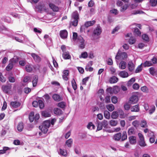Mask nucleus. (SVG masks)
Instances as JSON below:
<instances>
[{
    "mask_svg": "<svg viewBox=\"0 0 157 157\" xmlns=\"http://www.w3.org/2000/svg\"><path fill=\"white\" fill-rule=\"evenodd\" d=\"M49 7L54 12H57L59 10V8L58 6H56L55 4L52 3H50L49 4Z\"/></svg>",
    "mask_w": 157,
    "mask_h": 157,
    "instance_id": "nucleus-14",
    "label": "nucleus"
},
{
    "mask_svg": "<svg viewBox=\"0 0 157 157\" xmlns=\"http://www.w3.org/2000/svg\"><path fill=\"white\" fill-rule=\"evenodd\" d=\"M141 90L145 93H148V89L147 86H143L141 88Z\"/></svg>",
    "mask_w": 157,
    "mask_h": 157,
    "instance_id": "nucleus-57",
    "label": "nucleus"
},
{
    "mask_svg": "<svg viewBox=\"0 0 157 157\" xmlns=\"http://www.w3.org/2000/svg\"><path fill=\"white\" fill-rule=\"evenodd\" d=\"M2 20L3 21L5 22H6L8 23H11L12 22V21L11 19V18L9 17H7V16L3 17L2 18Z\"/></svg>",
    "mask_w": 157,
    "mask_h": 157,
    "instance_id": "nucleus-29",
    "label": "nucleus"
},
{
    "mask_svg": "<svg viewBox=\"0 0 157 157\" xmlns=\"http://www.w3.org/2000/svg\"><path fill=\"white\" fill-rule=\"evenodd\" d=\"M69 71L67 70L64 71L62 76L63 79L66 81H67L68 78L67 76L69 75Z\"/></svg>",
    "mask_w": 157,
    "mask_h": 157,
    "instance_id": "nucleus-17",
    "label": "nucleus"
},
{
    "mask_svg": "<svg viewBox=\"0 0 157 157\" xmlns=\"http://www.w3.org/2000/svg\"><path fill=\"white\" fill-rule=\"evenodd\" d=\"M138 97L136 95H132L130 98L129 103L131 104L136 103L138 101Z\"/></svg>",
    "mask_w": 157,
    "mask_h": 157,
    "instance_id": "nucleus-6",
    "label": "nucleus"
},
{
    "mask_svg": "<svg viewBox=\"0 0 157 157\" xmlns=\"http://www.w3.org/2000/svg\"><path fill=\"white\" fill-rule=\"evenodd\" d=\"M38 77L37 75H35L33 76V86L35 87L36 86L38 82Z\"/></svg>",
    "mask_w": 157,
    "mask_h": 157,
    "instance_id": "nucleus-21",
    "label": "nucleus"
},
{
    "mask_svg": "<svg viewBox=\"0 0 157 157\" xmlns=\"http://www.w3.org/2000/svg\"><path fill=\"white\" fill-rule=\"evenodd\" d=\"M18 61V58L17 56H15L13 58L10 59L9 62L13 64V65L17 63Z\"/></svg>",
    "mask_w": 157,
    "mask_h": 157,
    "instance_id": "nucleus-20",
    "label": "nucleus"
},
{
    "mask_svg": "<svg viewBox=\"0 0 157 157\" xmlns=\"http://www.w3.org/2000/svg\"><path fill=\"white\" fill-rule=\"evenodd\" d=\"M53 99L55 101H59L62 100V98L58 94H54L52 96Z\"/></svg>",
    "mask_w": 157,
    "mask_h": 157,
    "instance_id": "nucleus-22",
    "label": "nucleus"
},
{
    "mask_svg": "<svg viewBox=\"0 0 157 157\" xmlns=\"http://www.w3.org/2000/svg\"><path fill=\"white\" fill-rule=\"evenodd\" d=\"M128 5L127 4H125L122 6L120 10L121 12H124L126 10L128 7Z\"/></svg>",
    "mask_w": 157,
    "mask_h": 157,
    "instance_id": "nucleus-49",
    "label": "nucleus"
},
{
    "mask_svg": "<svg viewBox=\"0 0 157 157\" xmlns=\"http://www.w3.org/2000/svg\"><path fill=\"white\" fill-rule=\"evenodd\" d=\"M36 8L38 9L39 11L40 12L42 11L48 12V8L44 4H39L36 6Z\"/></svg>",
    "mask_w": 157,
    "mask_h": 157,
    "instance_id": "nucleus-5",
    "label": "nucleus"
},
{
    "mask_svg": "<svg viewBox=\"0 0 157 157\" xmlns=\"http://www.w3.org/2000/svg\"><path fill=\"white\" fill-rule=\"evenodd\" d=\"M131 111L132 112H138L139 111L140 109L139 105H135L131 108Z\"/></svg>",
    "mask_w": 157,
    "mask_h": 157,
    "instance_id": "nucleus-35",
    "label": "nucleus"
},
{
    "mask_svg": "<svg viewBox=\"0 0 157 157\" xmlns=\"http://www.w3.org/2000/svg\"><path fill=\"white\" fill-rule=\"evenodd\" d=\"M136 79L135 78H132L130 80H129L127 84L128 86H129L135 81Z\"/></svg>",
    "mask_w": 157,
    "mask_h": 157,
    "instance_id": "nucleus-40",
    "label": "nucleus"
},
{
    "mask_svg": "<svg viewBox=\"0 0 157 157\" xmlns=\"http://www.w3.org/2000/svg\"><path fill=\"white\" fill-rule=\"evenodd\" d=\"M50 121H45L43 123L41 126H39V129L43 133H46L48 131V128L50 125Z\"/></svg>",
    "mask_w": 157,
    "mask_h": 157,
    "instance_id": "nucleus-3",
    "label": "nucleus"
},
{
    "mask_svg": "<svg viewBox=\"0 0 157 157\" xmlns=\"http://www.w3.org/2000/svg\"><path fill=\"white\" fill-rule=\"evenodd\" d=\"M122 140L124 141L126 140L127 138V133L126 131H124L122 133V135L121 136Z\"/></svg>",
    "mask_w": 157,
    "mask_h": 157,
    "instance_id": "nucleus-53",
    "label": "nucleus"
},
{
    "mask_svg": "<svg viewBox=\"0 0 157 157\" xmlns=\"http://www.w3.org/2000/svg\"><path fill=\"white\" fill-rule=\"evenodd\" d=\"M104 100L106 103H108L110 102V96H107L105 98Z\"/></svg>",
    "mask_w": 157,
    "mask_h": 157,
    "instance_id": "nucleus-63",
    "label": "nucleus"
},
{
    "mask_svg": "<svg viewBox=\"0 0 157 157\" xmlns=\"http://www.w3.org/2000/svg\"><path fill=\"white\" fill-rule=\"evenodd\" d=\"M71 84L73 89L75 90L77 89V86L75 80L74 79H73L71 81Z\"/></svg>",
    "mask_w": 157,
    "mask_h": 157,
    "instance_id": "nucleus-50",
    "label": "nucleus"
},
{
    "mask_svg": "<svg viewBox=\"0 0 157 157\" xmlns=\"http://www.w3.org/2000/svg\"><path fill=\"white\" fill-rule=\"evenodd\" d=\"M134 34L137 36H140L141 35L140 31L137 28H135L134 30Z\"/></svg>",
    "mask_w": 157,
    "mask_h": 157,
    "instance_id": "nucleus-34",
    "label": "nucleus"
},
{
    "mask_svg": "<svg viewBox=\"0 0 157 157\" xmlns=\"http://www.w3.org/2000/svg\"><path fill=\"white\" fill-rule=\"evenodd\" d=\"M38 104L40 109H42L44 107V104L43 101L40 100L38 101Z\"/></svg>",
    "mask_w": 157,
    "mask_h": 157,
    "instance_id": "nucleus-61",
    "label": "nucleus"
},
{
    "mask_svg": "<svg viewBox=\"0 0 157 157\" xmlns=\"http://www.w3.org/2000/svg\"><path fill=\"white\" fill-rule=\"evenodd\" d=\"M118 79L116 77L113 76L111 77L109 80V82L111 83H116L118 81Z\"/></svg>",
    "mask_w": 157,
    "mask_h": 157,
    "instance_id": "nucleus-23",
    "label": "nucleus"
},
{
    "mask_svg": "<svg viewBox=\"0 0 157 157\" xmlns=\"http://www.w3.org/2000/svg\"><path fill=\"white\" fill-rule=\"evenodd\" d=\"M13 65L9 62V64L7 65L6 68V71H8L11 70L13 68Z\"/></svg>",
    "mask_w": 157,
    "mask_h": 157,
    "instance_id": "nucleus-39",
    "label": "nucleus"
},
{
    "mask_svg": "<svg viewBox=\"0 0 157 157\" xmlns=\"http://www.w3.org/2000/svg\"><path fill=\"white\" fill-rule=\"evenodd\" d=\"M95 23V20L87 21L85 23L84 25L87 28L90 26H92Z\"/></svg>",
    "mask_w": 157,
    "mask_h": 157,
    "instance_id": "nucleus-19",
    "label": "nucleus"
},
{
    "mask_svg": "<svg viewBox=\"0 0 157 157\" xmlns=\"http://www.w3.org/2000/svg\"><path fill=\"white\" fill-rule=\"evenodd\" d=\"M128 133L129 135H134L135 133V128L133 127H130L128 130Z\"/></svg>",
    "mask_w": 157,
    "mask_h": 157,
    "instance_id": "nucleus-24",
    "label": "nucleus"
},
{
    "mask_svg": "<svg viewBox=\"0 0 157 157\" xmlns=\"http://www.w3.org/2000/svg\"><path fill=\"white\" fill-rule=\"evenodd\" d=\"M2 90L3 92L5 93H8L11 88V85H3L2 86Z\"/></svg>",
    "mask_w": 157,
    "mask_h": 157,
    "instance_id": "nucleus-10",
    "label": "nucleus"
},
{
    "mask_svg": "<svg viewBox=\"0 0 157 157\" xmlns=\"http://www.w3.org/2000/svg\"><path fill=\"white\" fill-rule=\"evenodd\" d=\"M129 141L131 144H134L136 142V137L135 136H131L129 137Z\"/></svg>",
    "mask_w": 157,
    "mask_h": 157,
    "instance_id": "nucleus-16",
    "label": "nucleus"
},
{
    "mask_svg": "<svg viewBox=\"0 0 157 157\" xmlns=\"http://www.w3.org/2000/svg\"><path fill=\"white\" fill-rule=\"evenodd\" d=\"M29 119L30 121L32 122L33 121L34 119V113L33 112H31L29 115Z\"/></svg>",
    "mask_w": 157,
    "mask_h": 157,
    "instance_id": "nucleus-43",
    "label": "nucleus"
},
{
    "mask_svg": "<svg viewBox=\"0 0 157 157\" xmlns=\"http://www.w3.org/2000/svg\"><path fill=\"white\" fill-rule=\"evenodd\" d=\"M101 33V29L99 26H97L94 30L93 34L95 36L99 35Z\"/></svg>",
    "mask_w": 157,
    "mask_h": 157,
    "instance_id": "nucleus-7",
    "label": "nucleus"
},
{
    "mask_svg": "<svg viewBox=\"0 0 157 157\" xmlns=\"http://www.w3.org/2000/svg\"><path fill=\"white\" fill-rule=\"evenodd\" d=\"M150 3L152 6H155L157 4V0H150Z\"/></svg>",
    "mask_w": 157,
    "mask_h": 157,
    "instance_id": "nucleus-58",
    "label": "nucleus"
},
{
    "mask_svg": "<svg viewBox=\"0 0 157 157\" xmlns=\"http://www.w3.org/2000/svg\"><path fill=\"white\" fill-rule=\"evenodd\" d=\"M66 105V103L64 102H61L59 103L57 106L62 109L64 108Z\"/></svg>",
    "mask_w": 157,
    "mask_h": 157,
    "instance_id": "nucleus-51",
    "label": "nucleus"
},
{
    "mask_svg": "<svg viewBox=\"0 0 157 157\" xmlns=\"http://www.w3.org/2000/svg\"><path fill=\"white\" fill-rule=\"evenodd\" d=\"M87 128L90 129H94L95 128V126L92 123L90 122L87 125Z\"/></svg>",
    "mask_w": 157,
    "mask_h": 157,
    "instance_id": "nucleus-55",
    "label": "nucleus"
},
{
    "mask_svg": "<svg viewBox=\"0 0 157 157\" xmlns=\"http://www.w3.org/2000/svg\"><path fill=\"white\" fill-rule=\"evenodd\" d=\"M135 66L132 61H129L128 64V70L130 72L133 71L135 68Z\"/></svg>",
    "mask_w": 157,
    "mask_h": 157,
    "instance_id": "nucleus-8",
    "label": "nucleus"
},
{
    "mask_svg": "<svg viewBox=\"0 0 157 157\" xmlns=\"http://www.w3.org/2000/svg\"><path fill=\"white\" fill-rule=\"evenodd\" d=\"M44 38L45 39L46 42L49 44H52V40L48 35H45L44 36Z\"/></svg>",
    "mask_w": 157,
    "mask_h": 157,
    "instance_id": "nucleus-28",
    "label": "nucleus"
},
{
    "mask_svg": "<svg viewBox=\"0 0 157 157\" xmlns=\"http://www.w3.org/2000/svg\"><path fill=\"white\" fill-rule=\"evenodd\" d=\"M72 39L73 41L77 43V44L80 48L83 49L85 48V44L84 43V40L82 36H78L76 33H73Z\"/></svg>",
    "mask_w": 157,
    "mask_h": 157,
    "instance_id": "nucleus-1",
    "label": "nucleus"
},
{
    "mask_svg": "<svg viewBox=\"0 0 157 157\" xmlns=\"http://www.w3.org/2000/svg\"><path fill=\"white\" fill-rule=\"evenodd\" d=\"M78 14L77 11H75L72 14L71 21L70 23V26H76L78 25Z\"/></svg>",
    "mask_w": 157,
    "mask_h": 157,
    "instance_id": "nucleus-2",
    "label": "nucleus"
},
{
    "mask_svg": "<svg viewBox=\"0 0 157 157\" xmlns=\"http://www.w3.org/2000/svg\"><path fill=\"white\" fill-rule=\"evenodd\" d=\"M126 66V63L124 61H121L119 64V67L121 69H125Z\"/></svg>",
    "mask_w": 157,
    "mask_h": 157,
    "instance_id": "nucleus-30",
    "label": "nucleus"
},
{
    "mask_svg": "<svg viewBox=\"0 0 157 157\" xmlns=\"http://www.w3.org/2000/svg\"><path fill=\"white\" fill-rule=\"evenodd\" d=\"M54 113L57 115H60L62 113V110L59 108H55L54 109Z\"/></svg>",
    "mask_w": 157,
    "mask_h": 157,
    "instance_id": "nucleus-32",
    "label": "nucleus"
},
{
    "mask_svg": "<svg viewBox=\"0 0 157 157\" xmlns=\"http://www.w3.org/2000/svg\"><path fill=\"white\" fill-rule=\"evenodd\" d=\"M119 75L122 78H126L128 77V74L125 71H121L119 73Z\"/></svg>",
    "mask_w": 157,
    "mask_h": 157,
    "instance_id": "nucleus-13",
    "label": "nucleus"
},
{
    "mask_svg": "<svg viewBox=\"0 0 157 157\" xmlns=\"http://www.w3.org/2000/svg\"><path fill=\"white\" fill-rule=\"evenodd\" d=\"M110 125L111 126H115L118 124V121L117 120H111L109 122Z\"/></svg>",
    "mask_w": 157,
    "mask_h": 157,
    "instance_id": "nucleus-36",
    "label": "nucleus"
},
{
    "mask_svg": "<svg viewBox=\"0 0 157 157\" xmlns=\"http://www.w3.org/2000/svg\"><path fill=\"white\" fill-rule=\"evenodd\" d=\"M23 128V124L22 122L19 123L17 127V130L20 132L22 131Z\"/></svg>",
    "mask_w": 157,
    "mask_h": 157,
    "instance_id": "nucleus-42",
    "label": "nucleus"
},
{
    "mask_svg": "<svg viewBox=\"0 0 157 157\" xmlns=\"http://www.w3.org/2000/svg\"><path fill=\"white\" fill-rule=\"evenodd\" d=\"M136 41V39L133 37H131L128 40L129 43L130 44H133L135 43Z\"/></svg>",
    "mask_w": 157,
    "mask_h": 157,
    "instance_id": "nucleus-52",
    "label": "nucleus"
},
{
    "mask_svg": "<svg viewBox=\"0 0 157 157\" xmlns=\"http://www.w3.org/2000/svg\"><path fill=\"white\" fill-rule=\"evenodd\" d=\"M117 110L120 117L121 118H124V114L123 111L121 109H118Z\"/></svg>",
    "mask_w": 157,
    "mask_h": 157,
    "instance_id": "nucleus-44",
    "label": "nucleus"
},
{
    "mask_svg": "<svg viewBox=\"0 0 157 157\" xmlns=\"http://www.w3.org/2000/svg\"><path fill=\"white\" fill-rule=\"evenodd\" d=\"M140 124V122L139 121L137 120H135L133 121L132 123V125L136 128H137L139 126Z\"/></svg>",
    "mask_w": 157,
    "mask_h": 157,
    "instance_id": "nucleus-37",
    "label": "nucleus"
},
{
    "mask_svg": "<svg viewBox=\"0 0 157 157\" xmlns=\"http://www.w3.org/2000/svg\"><path fill=\"white\" fill-rule=\"evenodd\" d=\"M139 144L142 147H144L147 145L145 143L144 139L140 140L139 141Z\"/></svg>",
    "mask_w": 157,
    "mask_h": 157,
    "instance_id": "nucleus-48",
    "label": "nucleus"
},
{
    "mask_svg": "<svg viewBox=\"0 0 157 157\" xmlns=\"http://www.w3.org/2000/svg\"><path fill=\"white\" fill-rule=\"evenodd\" d=\"M106 108L109 111L111 112L114 109V106L112 104L107 105H106Z\"/></svg>",
    "mask_w": 157,
    "mask_h": 157,
    "instance_id": "nucleus-33",
    "label": "nucleus"
},
{
    "mask_svg": "<svg viewBox=\"0 0 157 157\" xmlns=\"http://www.w3.org/2000/svg\"><path fill=\"white\" fill-rule=\"evenodd\" d=\"M143 65L144 67H148L152 66L153 64L151 61H146L143 63Z\"/></svg>",
    "mask_w": 157,
    "mask_h": 157,
    "instance_id": "nucleus-47",
    "label": "nucleus"
},
{
    "mask_svg": "<svg viewBox=\"0 0 157 157\" xmlns=\"http://www.w3.org/2000/svg\"><path fill=\"white\" fill-rule=\"evenodd\" d=\"M119 116L118 110L113 112L111 115V117L112 119H116Z\"/></svg>",
    "mask_w": 157,
    "mask_h": 157,
    "instance_id": "nucleus-25",
    "label": "nucleus"
},
{
    "mask_svg": "<svg viewBox=\"0 0 157 157\" xmlns=\"http://www.w3.org/2000/svg\"><path fill=\"white\" fill-rule=\"evenodd\" d=\"M8 29L2 25H0V33L5 34Z\"/></svg>",
    "mask_w": 157,
    "mask_h": 157,
    "instance_id": "nucleus-26",
    "label": "nucleus"
},
{
    "mask_svg": "<svg viewBox=\"0 0 157 157\" xmlns=\"http://www.w3.org/2000/svg\"><path fill=\"white\" fill-rule=\"evenodd\" d=\"M142 38L143 39L146 41H148L149 38L147 35L146 34H143L142 36Z\"/></svg>",
    "mask_w": 157,
    "mask_h": 157,
    "instance_id": "nucleus-56",
    "label": "nucleus"
},
{
    "mask_svg": "<svg viewBox=\"0 0 157 157\" xmlns=\"http://www.w3.org/2000/svg\"><path fill=\"white\" fill-rule=\"evenodd\" d=\"M87 56L88 55L87 52H84L81 54V55L79 56V58H86L87 57Z\"/></svg>",
    "mask_w": 157,
    "mask_h": 157,
    "instance_id": "nucleus-60",
    "label": "nucleus"
},
{
    "mask_svg": "<svg viewBox=\"0 0 157 157\" xmlns=\"http://www.w3.org/2000/svg\"><path fill=\"white\" fill-rule=\"evenodd\" d=\"M25 70L28 72H30L32 71L33 70V68L31 65L29 64L25 66Z\"/></svg>",
    "mask_w": 157,
    "mask_h": 157,
    "instance_id": "nucleus-45",
    "label": "nucleus"
},
{
    "mask_svg": "<svg viewBox=\"0 0 157 157\" xmlns=\"http://www.w3.org/2000/svg\"><path fill=\"white\" fill-rule=\"evenodd\" d=\"M141 126L143 128H146L147 127V122L145 120H143L141 121Z\"/></svg>",
    "mask_w": 157,
    "mask_h": 157,
    "instance_id": "nucleus-54",
    "label": "nucleus"
},
{
    "mask_svg": "<svg viewBox=\"0 0 157 157\" xmlns=\"http://www.w3.org/2000/svg\"><path fill=\"white\" fill-rule=\"evenodd\" d=\"M31 55L35 61L36 63H39L41 61V58L37 55L34 53H32Z\"/></svg>",
    "mask_w": 157,
    "mask_h": 157,
    "instance_id": "nucleus-9",
    "label": "nucleus"
},
{
    "mask_svg": "<svg viewBox=\"0 0 157 157\" xmlns=\"http://www.w3.org/2000/svg\"><path fill=\"white\" fill-rule=\"evenodd\" d=\"M59 153L61 155L64 156H66L67 155V152L66 151L64 150L61 149H60L59 150Z\"/></svg>",
    "mask_w": 157,
    "mask_h": 157,
    "instance_id": "nucleus-46",
    "label": "nucleus"
},
{
    "mask_svg": "<svg viewBox=\"0 0 157 157\" xmlns=\"http://www.w3.org/2000/svg\"><path fill=\"white\" fill-rule=\"evenodd\" d=\"M121 134L119 132L115 134L113 137V139L115 141H119L121 138Z\"/></svg>",
    "mask_w": 157,
    "mask_h": 157,
    "instance_id": "nucleus-18",
    "label": "nucleus"
},
{
    "mask_svg": "<svg viewBox=\"0 0 157 157\" xmlns=\"http://www.w3.org/2000/svg\"><path fill=\"white\" fill-rule=\"evenodd\" d=\"M42 115L45 117H49L51 116L50 113L46 111H43L42 113Z\"/></svg>",
    "mask_w": 157,
    "mask_h": 157,
    "instance_id": "nucleus-38",
    "label": "nucleus"
},
{
    "mask_svg": "<svg viewBox=\"0 0 157 157\" xmlns=\"http://www.w3.org/2000/svg\"><path fill=\"white\" fill-rule=\"evenodd\" d=\"M104 116L105 117L108 119H109L110 118V113L107 110H105L104 111Z\"/></svg>",
    "mask_w": 157,
    "mask_h": 157,
    "instance_id": "nucleus-41",
    "label": "nucleus"
},
{
    "mask_svg": "<svg viewBox=\"0 0 157 157\" xmlns=\"http://www.w3.org/2000/svg\"><path fill=\"white\" fill-rule=\"evenodd\" d=\"M111 101L112 103L116 104L117 102V98L116 96H113L111 98Z\"/></svg>",
    "mask_w": 157,
    "mask_h": 157,
    "instance_id": "nucleus-62",
    "label": "nucleus"
},
{
    "mask_svg": "<svg viewBox=\"0 0 157 157\" xmlns=\"http://www.w3.org/2000/svg\"><path fill=\"white\" fill-rule=\"evenodd\" d=\"M59 35L63 39H65L67 36V32L66 30H61L60 31Z\"/></svg>",
    "mask_w": 157,
    "mask_h": 157,
    "instance_id": "nucleus-11",
    "label": "nucleus"
},
{
    "mask_svg": "<svg viewBox=\"0 0 157 157\" xmlns=\"http://www.w3.org/2000/svg\"><path fill=\"white\" fill-rule=\"evenodd\" d=\"M10 105L13 108H17L20 106L21 103L18 101H12L10 102Z\"/></svg>",
    "mask_w": 157,
    "mask_h": 157,
    "instance_id": "nucleus-15",
    "label": "nucleus"
},
{
    "mask_svg": "<svg viewBox=\"0 0 157 157\" xmlns=\"http://www.w3.org/2000/svg\"><path fill=\"white\" fill-rule=\"evenodd\" d=\"M73 143V140L71 139H70L67 140L66 142L65 146H67L69 147H71L72 144Z\"/></svg>",
    "mask_w": 157,
    "mask_h": 157,
    "instance_id": "nucleus-31",
    "label": "nucleus"
},
{
    "mask_svg": "<svg viewBox=\"0 0 157 157\" xmlns=\"http://www.w3.org/2000/svg\"><path fill=\"white\" fill-rule=\"evenodd\" d=\"M150 73L153 76L157 77V70L153 67L149 69Z\"/></svg>",
    "mask_w": 157,
    "mask_h": 157,
    "instance_id": "nucleus-12",
    "label": "nucleus"
},
{
    "mask_svg": "<svg viewBox=\"0 0 157 157\" xmlns=\"http://www.w3.org/2000/svg\"><path fill=\"white\" fill-rule=\"evenodd\" d=\"M127 57V53L124 52H121L120 50H119L115 58L117 59H124Z\"/></svg>",
    "mask_w": 157,
    "mask_h": 157,
    "instance_id": "nucleus-4",
    "label": "nucleus"
},
{
    "mask_svg": "<svg viewBox=\"0 0 157 157\" xmlns=\"http://www.w3.org/2000/svg\"><path fill=\"white\" fill-rule=\"evenodd\" d=\"M63 57L65 59H69L71 57L68 52H64L63 54Z\"/></svg>",
    "mask_w": 157,
    "mask_h": 157,
    "instance_id": "nucleus-27",
    "label": "nucleus"
},
{
    "mask_svg": "<svg viewBox=\"0 0 157 157\" xmlns=\"http://www.w3.org/2000/svg\"><path fill=\"white\" fill-rule=\"evenodd\" d=\"M0 81L2 82H4L6 81V78L2 75L1 73H0Z\"/></svg>",
    "mask_w": 157,
    "mask_h": 157,
    "instance_id": "nucleus-64",
    "label": "nucleus"
},
{
    "mask_svg": "<svg viewBox=\"0 0 157 157\" xmlns=\"http://www.w3.org/2000/svg\"><path fill=\"white\" fill-rule=\"evenodd\" d=\"M31 81V78L29 76H26L23 79V81L24 82H26Z\"/></svg>",
    "mask_w": 157,
    "mask_h": 157,
    "instance_id": "nucleus-59",
    "label": "nucleus"
}]
</instances>
